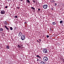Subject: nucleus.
<instances>
[{
    "label": "nucleus",
    "mask_w": 64,
    "mask_h": 64,
    "mask_svg": "<svg viewBox=\"0 0 64 64\" xmlns=\"http://www.w3.org/2000/svg\"><path fill=\"white\" fill-rule=\"evenodd\" d=\"M10 29L11 30H13V28L12 27H10Z\"/></svg>",
    "instance_id": "dca6fc26"
},
{
    "label": "nucleus",
    "mask_w": 64,
    "mask_h": 64,
    "mask_svg": "<svg viewBox=\"0 0 64 64\" xmlns=\"http://www.w3.org/2000/svg\"><path fill=\"white\" fill-rule=\"evenodd\" d=\"M43 7L44 9H46L48 7V5L47 4L44 5L43 6Z\"/></svg>",
    "instance_id": "20e7f679"
},
{
    "label": "nucleus",
    "mask_w": 64,
    "mask_h": 64,
    "mask_svg": "<svg viewBox=\"0 0 64 64\" xmlns=\"http://www.w3.org/2000/svg\"><path fill=\"white\" fill-rule=\"evenodd\" d=\"M3 30L2 28H0V31H2Z\"/></svg>",
    "instance_id": "ddd939ff"
},
{
    "label": "nucleus",
    "mask_w": 64,
    "mask_h": 64,
    "mask_svg": "<svg viewBox=\"0 0 64 64\" xmlns=\"http://www.w3.org/2000/svg\"><path fill=\"white\" fill-rule=\"evenodd\" d=\"M31 8L32 9H33V10H35V8H33L32 7Z\"/></svg>",
    "instance_id": "2eb2a0df"
},
{
    "label": "nucleus",
    "mask_w": 64,
    "mask_h": 64,
    "mask_svg": "<svg viewBox=\"0 0 64 64\" xmlns=\"http://www.w3.org/2000/svg\"><path fill=\"white\" fill-rule=\"evenodd\" d=\"M21 39L22 40H24L25 39V35L23 34L21 36Z\"/></svg>",
    "instance_id": "7ed1b4c3"
},
{
    "label": "nucleus",
    "mask_w": 64,
    "mask_h": 64,
    "mask_svg": "<svg viewBox=\"0 0 64 64\" xmlns=\"http://www.w3.org/2000/svg\"><path fill=\"white\" fill-rule=\"evenodd\" d=\"M8 1H11V0H7Z\"/></svg>",
    "instance_id": "c85d7f7f"
},
{
    "label": "nucleus",
    "mask_w": 64,
    "mask_h": 64,
    "mask_svg": "<svg viewBox=\"0 0 64 64\" xmlns=\"http://www.w3.org/2000/svg\"><path fill=\"white\" fill-rule=\"evenodd\" d=\"M55 6H56V3L55 4Z\"/></svg>",
    "instance_id": "2f4dec72"
},
{
    "label": "nucleus",
    "mask_w": 64,
    "mask_h": 64,
    "mask_svg": "<svg viewBox=\"0 0 64 64\" xmlns=\"http://www.w3.org/2000/svg\"><path fill=\"white\" fill-rule=\"evenodd\" d=\"M57 31V32H58V31Z\"/></svg>",
    "instance_id": "c9c22d12"
},
{
    "label": "nucleus",
    "mask_w": 64,
    "mask_h": 64,
    "mask_svg": "<svg viewBox=\"0 0 64 64\" xmlns=\"http://www.w3.org/2000/svg\"><path fill=\"white\" fill-rule=\"evenodd\" d=\"M46 37L47 38H49V36H48V35H47L46 36Z\"/></svg>",
    "instance_id": "aec40b11"
},
{
    "label": "nucleus",
    "mask_w": 64,
    "mask_h": 64,
    "mask_svg": "<svg viewBox=\"0 0 64 64\" xmlns=\"http://www.w3.org/2000/svg\"><path fill=\"white\" fill-rule=\"evenodd\" d=\"M32 1H33V2H34V3H35V2L34 1V0H32Z\"/></svg>",
    "instance_id": "5701e85b"
},
{
    "label": "nucleus",
    "mask_w": 64,
    "mask_h": 64,
    "mask_svg": "<svg viewBox=\"0 0 64 64\" xmlns=\"http://www.w3.org/2000/svg\"><path fill=\"white\" fill-rule=\"evenodd\" d=\"M18 48H21V46H20V44L18 45Z\"/></svg>",
    "instance_id": "9d476101"
},
{
    "label": "nucleus",
    "mask_w": 64,
    "mask_h": 64,
    "mask_svg": "<svg viewBox=\"0 0 64 64\" xmlns=\"http://www.w3.org/2000/svg\"><path fill=\"white\" fill-rule=\"evenodd\" d=\"M6 48L8 49H9V46H6Z\"/></svg>",
    "instance_id": "4468645a"
},
{
    "label": "nucleus",
    "mask_w": 64,
    "mask_h": 64,
    "mask_svg": "<svg viewBox=\"0 0 64 64\" xmlns=\"http://www.w3.org/2000/svg\"><path fill=\"white\" fill-rule=\"evenodd\" d=\"M39 40H40V42H41V40L39 39Z\"/></svg>",
    "instance_id": "c756f323"
},
{
    "label": "nucleus",
    "mask_w": 64,
    "mask_h": 64,
    "mask_svg": "<svg viewBox=\"0 0 64 64\" xmlns=\"http://www.w3.org/2000/svg\"><path fill=\"white\" fill-rule=\"evenodd\" d=\"M58 44V43H56V44Z\"/></svg>",
    "instance_id": "e433bc0d"
},
{
    "label": "nucleus",
    "mask_w": 64,
    "mask_h": 64,
    "mask_svg": "<svg viewBox=\"0 0 64 64\" xmlns=\"http://www.w3.org/2000/svg\"><path fill=\"white\" fill-rule=\"evenodd\" d=\"M22 34H23L22 32H19L18 34V36H19V37H21V36L22 35Z\"/></svg>",
    "instance_id": "39448f33"
},
{
    "label": "nucleus",
    "mask_w": 64,
    "mask_h": 64,
    "mask_svg": "<svg viewBox=\"0 0 64 64\" xmlns=\"http://www.w3.org/2000/svg\"><path fill=\"white\" fill-rule=\"evenodd\" d=\"M37 42H38V43H40V42H39V41H38V40H37Z\"/></svg>",
    "instance_id": "a878e982"
},
{
    "label": "nucleus",
    "mask_w": 64,
    "mask_h": 64,
    "mask_svg": "<svg viewBox=\"0 0 64 64\" xmlns=\"http://www.w3.org/2000/svg\"><path fill=\"white\" fill-rule=\"evenodd\" d=\"M20 46H23V44L20 45Z\"/></svg>",
    "instance_id": "7c9ffc66"
},
{
    "label": "nucleus",
    "mask_w": 64,
    "mask_h": 64,
    "mask_svg": "<svg viewBox=\"0 0 64 64\" xmlns=\"http://www.w3.org/2000/svg\"><path fill=\"white\" fill-rule=\"evenodd\" d=\"M50 30L51 31H52V29L51 28H50Z\"/></svg>",
    "instance_id": "4be33fe9"
},
{
    "label": "nucleus",
    "mask_w": 64,
    "mask_h": 64,
    "mask_svg": "<svg viewBox=\"0 0 64 64\" xmlns=\"http://www.w3.org/2000/svg\"><path fill=\"white\" fill-rule=\"evenodd\" d=\"M43 52L44 53H48V50L47 49L45 48H44L42 50Z\"/></svg>",
    "instance_id": "f03ea898"
},
{
    "label": "nucleus",
    "mask_w": 64,
    "mask_h": 64,
    "mask_svg": "<svg viewBox=\"0 0 64 64\" xmlns=\"http://www.w3.org/2000/svg\"><path fill=\"white\" fill-rule=\"evenodd\" d=\"M40 64H45V63L44 62H43L42 61H41L40 60Z\"/></svg>",
    "instance_id": "0eeeda50"
},
{
    "label": "nucleus",
    "mask_w": 64,
    "mask_h": 64,
    "mask_svg": "<svg viewBox=\"0 0 64 64\" xmlns=\"http://www.w3.org/2000/svg\"><path fill=\"white\" fill-rule=\"evenodd\" d=\"M48 58L47 56H44L43 58V60L44 62H46L48 61Z\"/></svg>",
    "instance_id": "f257e3e1"
},
{
    "label": "nucleus",
    "mask_w": 64,
    "mask_h": 64,
    "mask_svg": "<svg viewBox=\"0 0 64 64\" xmlns=\"http://www.w3.org/2000/svg\"><path fill=\"white\" fill-rule=\"evenodd\" d=\"M26 23H27V22H24V24H26Z\"/></svg>",
    "instance_id": "cd10ccee"
},
{
    "label": "nucleus",
    "mask_w": 64,
    "mask_h": 64,
    "mask_svg": "<svg viewBox=\"0 0 64 64\" xmlns=\"http://www.w3.org/2000/svg\"><path fill=\"white\" fill-rule=\"evenodd\" d=\"M63 59V62H64V60Z\"/></svg>",
    "instance_id": "473e14b6"
},
{
    "label": "nucleus",
    "mask_w": 64,
    "mask_h": 64,
    "mask_svg": "<svg viewBox=\"0 0 64 64\" xmlns=\"http://www.w3.org/2000/svg\"><path fill=\"white\" fill-rule=\"evenodd\" d=\"M21 1H22L23 0H20Z\"/></svg>",
    "instance_id": "f704fd0d"
},
{
    "label": "nucleus",
    "mask_w": 64,
    "mask_h": 64,
    "mask_svg": "<svg viewBox=\"0 0 64 64\" xmlns=\"http://www.w3.org/2000/svg\"><path fill=\"white\" fill-rule=\"evenodd\" d=\"M15 18H17L18 16H14Z\"/></svg>",
    "instance_id": "a211bd4d"
},
{
    "label": "nucleus",
    "mask_w": 64,
    "mask_h": 64,
    "mask_svg": "<svg viewBox=\"0 0 64 64\" xmlns=\"http://www.w3.org/2000/svg\"><path fill=\"white\" fill-rule=\"evenodd\" d=\"M38 60H39V59H38L37 60V61H38Z\"/></svg>",
    "instance_id": "72a5a7b5"
},
{
    "label": "nucleus",
    "mask_w": 64,
    "mask_h": 64,
    "mask_svg": "<svg viewBox=\"0 0 64 64\" xmlns=\"http://www.w3.org/2000/svg\"><path fill=\"white\" fill-rule=\"evenodd\" d=\"M7 6H6L5 7V8H7Z\"/></svg>",
    "instance_id": "bb28decb"
},
{
    "label": "nucleus",
    "mask_w": 64,
    "mask_h": 64,
    "mask_svg": "<svg viewBox=\"0 0 64 64\" xmlns=\"http://www.w3.org/2000/svg\"><path fill=\"white\" fill-rule=\"evenodd\" d=\"M38 11H40V8H38Z\"/></svg>",
    "instance_id": "393cba45"
},
{
    "label": "nucleus",
    "mask_w": 64,
    "mask_h": 64,
    "mask_svg": "<svg viewBox=\"0 0 64 64\" xmlns=\"http://www.w3.org/2000/svg\"><path fill=\"white\" fill-rule=\"evenodd\" d=\"M51 9L52 10H54L53 8H51Z\"/></svg>",
    "instance_id": "b1692460"
},
{
    "label": "nucleus",
    "mask_w": 64,
    "mask_h": 64,
    "mask_svg": "<svg viewBox=\"0 0 64 64\" xmlns=\"http://www.w3.org/2000/svg\"><path fill=\"white\" fill-rule=\"evenodd\" d=\"M4 23L5 25H7V22L5 21Z\"/></svg>",
    "instance_id": "f8f14e48"
},
{
    "label": "nucleus",
    "mask_w": 64,
    "mask_h": 64,
    "mask_svg": "<svg viewBox=\"0 0 64 64\" xmlns=\"http://www.w3.org/2000/svg\"><path fill=\"white\" fill-rule=\"evenodd\" d=\"M52 25H55V24H56V23H55V22H53L52 23Z\"/></svg>",
    "instance_id": "9b49d317"
},
{
    "label": "nucleus",
    "mask_w": 64,
    "mask_h": 64,
    "mask_svg": "<svg viewBox=\"0 0 64 64\" xmlns=\"http://www.w3.org/2000/svg\"><path fill=\"white\" fill-rule=\"evenodd\" d=\"M5 27L6 29L8 30H9V28H8V27H7V26H5Z\"/></svg>",
    "instance_id": "1a4fd4ad"
},
{
    "label": "nucleus",
    "mask_w": 64,
    "mask_h": 64,
    "mask_svg": "<svg viewBox=\"0 0 64 64\" xmlns=\"http://www.w3.org/2000/svg\"><path fill=\"white\" fill-rule=\"evenodd\" d=\"M5 12L4 10L1 11V12L0 13L1 14H5Z\"/></svg>",
    "instance_id": "423d86ee"
},
{
    "label": "nucleus",
    "mask_w": 64,
    "mask_h": 64,
    "mask_svg": "<svg viewBox=\"0 0 64 64\" xmlns=\"http://www.w3.org/2000/svg\"><path fill=\"white\" fill-rule=\"evenodd\" d=\"M36 57H37V58H39V59H41V57L40 56H39V55H37L36 56Z\"/></svg>",
    "instance_id": "6e6552de"
},
{
    "label": "nucleus",
    "mask_w": 64,
    "mask_h": 64,
    "mask_svg": "<svg viewBox=\"0 0 64 64\" xmlns=\"http://www.w3.org/2000/svg\"><path fill=\"white\" fill-rule=\"evenodd\" d=\"M27 1L28 2V3H30V1L29 0H27Z\"/></svg>",
    "instance_id": "6ab92c4d"
},
{
    "label": "nucleus",
    "mask_w": 64,
    "mask_h": 64,
    "mask_svg": "<svg viewBox=\"0 0 64 64\" xmlns=\"http://www.w3.org/2000/svg\"><path fill=\"white\" fill-rule=\"evenodd\" d=\"M62 22H63V21H62V20H61L60 22V24L62 23Z\"/></svg>",
    "instance_id": "f3484780"
},
{
    "label": "nucleus",
    "mask_w": 64,
    "mask_h": 64,
    "mask_svg": "<svg viewBox=\"0 0 64 64\" xmlns=\"http://www.w3.org/2000/svg\"><path fill=\"white\" fill-rule=\"evenodd\" d=\"M17 8L18 9L20 8V7H17Z\"/></svg>",
    "instance_id": "412c9836"
}]
</instances>
